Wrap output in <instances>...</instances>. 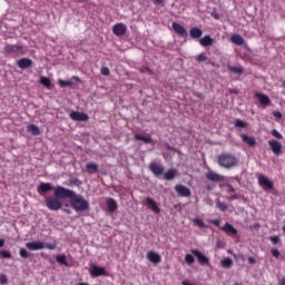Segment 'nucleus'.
Segmentation results:
<instances>
[{"mask_svg":"<svg viewBox=\"0 0 285 285\" xmlns=\"http://www.w3.org/2000/svg\"><path fill=\"white\" fill-rule=\"evenodd\" d=\"M67 193L68 188L57 186L53 189V196H48L45 199L47 208H49V210H61V208H63V203L61 199H67Z\"/></svg>","mask_w":285,"mask_h":285,"instance_id":"1","label":"nucleus"},{"mask_svg":"<svg viewBox=\"0 0 285 285\" xmlns=\"http://www.w3.org/2000/svg\"><path fill=\"white\" fill-rule=\"evenodd\" d=\"M67 199L76 213H86L90 210V203L83 198L81 194L75 193V190L67 188Z\"/></svg>","mask_w":285,"mask_h":285,"instance_id":"2","label":"nucleus"},{"mask_svg":"<svg viewBox=\"0 0 285 285\" xmlns=\"http://www.w3.org/2000/svg\"><path fill=\"white\" fill-rule=\"evenodd\" d=\"M218 165L222 166V168H235L237 166V157L233 154H220L217 158Z\"/></svg>","mask_w":285,"mask_h":285,"instance_id":"3","label":"nucleus"},{"mask_svg":"<svg viewBox=\"0 0 285 285\" xmlns=\"http://www.w3.org/2000/svg\"><path fill=\"white\" fill-rule=\"evenodd\" d=\"M258 185L263 190L268 191L275 188V183L271 180L268 177L264 176V174L258 175Z\"/></svg>","mask_w":285,"mask_h":285,"instance_id":"4","label":"nucleus"},{"mask_svg":"<svg viewBox=\"0 0 285 285\" xmlns=\"http://www.w3.org/2000/svg\"><path fill=\"white\" fill-rule=\"evenodd\" d=\"M4 52H8V55H26V49L21 45H7Z\"/></svg>","mask_w":285,"mask_h":285,"instance_id":"5","label":"nucleus"},{"mask_svg":"<svg viewBox=\"0 0 285 285\" xmlns=\"http://www.w3.org/2000/svg\"><path fill=\"white\" fill-rule=\"evenodd\" d=\"M191 254L197 258L200 266H210V258L204 255V253H202L199 249H193Z\"/></svg>","mask_w":285,"mask_h":285,"instance_id":"6","label":"nucleus"},{"mask_svg":"<svg viewBox=\"0 0 285 285\" xmlns=\"http://www.w3.org/2000/svg\"><path fill=\"white\" fill-rule=\"evenodd\" d=\"M89 273L91 275V277H101V276H107L108 272H106L105 267H99L97 265H91Z\"/></svg>","mask_w":285,"mask_h":285,"instance_id":"7","label":"nucleus"},{"mask_svg":"<svg viewBox=\"0 0 285 285\" xmlns=\"http://www.w3.org/2000/svg\"><path fill=\"white\" fill-rule=\"evenodd\" d=\"M128 30V27L124 22H119L112 26V32L116 37H124Z\"/></svg>","mask_w":285,"mask_h":285,"instance_id":"8","label":"nucleus"},{"mask_svg":"<svg viewBox=\"0 0 285 285\" xmlns=\"http://www.w3.org/2000/svg\"><path fill=\"white\" fill-rule=\"evenodd\" d=\"M17 66L20 70H28V68H32V66H35V61L30 58H21L17 61Z\"/></svg>","mask_w":285,"mask_h":285,"instance_id":"9","label":"nucleus"},{"mask_svg":"<svg viewBox=\"0 0 285 285\" xmlns=\"http://www.w3.org/2000/svg\"><path fill=\"white\" fill-rule=\"evenodd\" d=\"M268 146L274 155H276L277 157L282 155V142L275 139H272V140H268Z\"/></svg>","mask_w":285,"mask_h":285,"instance_id":"10","label":"nucleus"},{"mask_svg":"<svg viewBox=\"0 0 285 285\" xmlns=\"http://www.w3.org/2000/svg\"><path fill=\"white\" fill-rule=\"evenodd\" d=\"M75 81H81V79L77 76L71 77L70 80L58 79L60 88H72V86H75Z\"/></svg>","mask_w":285,"mask_h":285,"instance_id":"11","label":"nucleus"},{"mask_svg":"<svg viewBox=\"0 0 285 285\" xmlns=\"http://www.w3.org/2000/svg\"><path fill=\"white\" fill-rule=\"evenodd\" d=\"M175 190L179 197H190L191 195L190 188L185 185H176Z\"/></svg>","mask_w":285,"mask_h":285,"instance_id":"12","label":"nucleus"},{"mask_svg":"<svg viewBox=\"0 0 285 285\" xmlns=\"http://www.w3.org/2000/svg\"><path fill=\"white\" fill-rule=\"evenodd\" d=\"M171 28L176 32V35H178V37H188V31L180 23L173 22Z\"/></svg>","mask_w":285,"mask_h":285,"instance_id":"13","label":"nucleus"},{"mask_svg":"<svg viewBox=\"0 0 285 285\" xmlns=\"http://www.w3.org/2000/svg\"><path fill=\"white\" fill-rule=\"evenodd\" d=\"M205 177L206 179H208V181H214V183H217V181H224L225 177L213 171V170H209L205 174Z\"/></svg>","mask_w":285,"mask_h":285,"instance_id":"14","label":"nucleus"},{"mask_svg":"<svg viewBox=\"0 0 285 285\" xmlns=\"http://www.w3.org/2000/svg\"><path fill=\"white\" fill-rule=\"evenodd\" d=\"M26 248H28V250H43L46 244H43V242H28L26 243Z\"/></svg>","mask_w":285,"mask_h":285,"instance_id":"15","label":"nucleus"},{"mask_svg":"<svg viewBox=\"0 0 285 285\" xmlns=\"http://www.w3.org/2000/svg\"><path fill=\"white\" fill-rule=\"evenodd\" d=\"M69 116L72 121H88V115L81 111H71Z\"/></svg>","mask_w":285,"mask_h":285,"instance_id":"16","label":"nucleus"},{"mask_svg":"<svg viewBox=\"0 0 285 285\" xmlns=\"http://www.w3.org/2000/svg\"><path fill=\"white\" fill-rule=\"evenodd\" d=\"M240 139H242L243 144H246V146H249V148L257 146V140L253 136L242 134Z\"/></svg>","mask_w":285,"mask_h":285,"instance_id":"17","label":"nucleus"},{"mask_svg":"<svg viewBox=\"0 0 285 285\" xmlns=\"http://www.w3.org/2000/svg\"><path fill=\"white\" fill-rule=\"evenodd\" d=\"M149 170L153 173V175H155V177H160V175H164V167L157 163H150Z\"/></svg>","mask_w":285,"mask_h":285,"instance_id":"18","label":"nucleus"},{"mask_svg":"<svg viewBox=\"0 0 285 285\" xmlns=\"http://www.w3.org/2000/svg\"><path fill=\"white\" fill-rule=\"evenodd\" d=\"M146 204L148 206V209L153 210V213H156L157 215L161 213V209L159 208V205H157V202H155V199L148 197L146 198Z\"/></svg>","mask_w":285,"mask_h":285,"instance_id":"19","label":"nucleus"},{"mask_svg":"<svg viewBox=\"0 0 285 285\" xmlns=\"http://www.w3.org/2000/svg\"><path fill=\"white\" fill-rule=\"evenodd\" d=\"M195 60L198 63H205L206 66L215 67V62L213 60H210V58H207L205 52H202L198 56H196Z\"/></svg>","mask_w":285,"mask_h":285,"instance_id":"20","label":"nucleus"},{"mask_svg":"<svg viewBox=\"0 0 285 285\" xmlns=\"http://www.w3.org/2000/svg\"><path fill=\"white\" fill-rule=\"evenodd\" d=\"M147 259L151 262V264H160L161 263V255L158 253L150 250L147 253Z\"/></svg>","mask_w":285,"mask_h":285,"instance_id":"21","label":"nucleus"},{"mask_svg":"<svg viewBox=\"0 0 285 285\" xmlns=\"http://www.w3.org/2000/svg\"><path fill=\"white\" fill-rule=\"evenodd\" d=\"M50 190H55V188L52 187V184H50V183H41L38 186L39 195H43L46 193H50Z\"/></svg>","mask_w":285,"mask_h":285,"instance_id":"22","label":"nucleus"},{"mask_svg":"<svg viewBox=\"0 0 285 285\" xmlns=\"http://www.w3.org/2000/svg\"><path fill=\"white\" fill-rule=\"evenodd\" d=\"M199 43L200 46H203V48H208L213 46V43H215V39H213V37H210L209 35H207L199 39Z\"/></svg>","mask_w":285,"mask_h":285,"instance_id":"23","label":"nucleus"},{"mask_svg":"<svg viewBox=\"0 0 285 285\" xmlns=\"http://www.w3.org/2000/svg\"><path fill=\"white\" fill-rule=\"evenodd\" d=\"M163 177L164 179H166V181H173V179L177 177V169L175 168L168 169L167 171L163 173Z\"/></svg>","mask_w":285,"mask_h":285,"instance_id":"24","label":"nucleus"},{"mask_svg":"<svg viewBox=\"0 0 285 285\" xmlns=\"http://www.w3.org/2000/svg\"><path fill=\"white\" fill-rule=\"evenodd\" d=\"M106 205L109 213H115L118 208L117 200H115V198H107Z\"/></svg>","mask_w":285,"mask_h":285,"instance_id":"25","label":"nucleus"},{"mask_svg":"<svg viewBox=\"0 0 285 285\" xmlns=\"http://www.w3.org/2000/svg\"><path fill=\"white\" fill-rule=\"evenodd\" d=\"M202 35H204V31L200 28L193 27L189 30V36L191 37V39H200Z\"/></svg>","mask_w":285,"mask_h":285,"instance_id":"26","label":"nucleus"},{"mask_svg":"<svg viewBox=\"0 0 285 285\" xmlns=\"http://www.w3.org/2000/svg\"><path fill=\"white\" fill-rule=\"evenodd\" d=\"M256 97L259 101V104H262V106H269L271 105V98L264 94H256Z\"/></svg>","mask_w":285,"mask_h":285,"instance_id":"27","label":"nucleus"},{"mask_svg":"<svg viewBox=\"0 0 285 285\" xmlns=\"http://www.w3.org/2000/svg\"><path fill=\"white\" fill-rule=\"evenodd\" d=\"M86 170L89 173V175L99 173V165H97V163H87Z\"/></svg>","mask_w":285,"mask_h":285,"instance_id":"28","label":"nucleus"},{"mask_svg":"<svg viewBox=\"0 0 285 285\" xmlns=\"http://www.w3.org/2000/svg\"><path fill=\"white\" fill-rule=\"evenodd\" d=\"M135 139L137 141H144V144H153V137H150V135L144 136L141 134H136Z\"/></svg>","mask_w":285,"mask_h":285,"instance_id":"29","label":"nucleus"},{"mask_svg":"<svg viewBox=\"0 0 285 285\" xmlns=\"http://www.w3.org/2000/svg\"><path fill=\"white\" fill-rule=\"evenodd\" d=\"M222 230H224V233H226L227 235H237V229L234 228L233 225H230L229 223H226L223 227Z\"/></svg>","mask_w":285,"mask_h":285,"instance_id":"30","label":"nucleus"},{"mask_svg":"<svg viewBox=\"0 0 285 285\" xmlns=\"http://www.w3.org/2000/svg\"><path fill=\"white\" fill-rule=\"evenodd\" d=\"M56 262H58L60 266H66L67 268L70 267V264H68V258L66 257V254L57 255Z\"/></svg>","mask_w":285,"mask_h":285,"instance_id":"31","label":"nucleus"},{"mask_svg":"<svg viewBox=\"0 0 285 285\" xmlns=\"http://www.w3.org/2000/svg\"><path fill=\"white\" fill-rule=\"evenodd\" d=\"M27 130L28 132H31V135H33L35 137H37L38 135H41V130L39 129V126L35 124L28 125Z\"/></svg>","mask_w":285,"mask_h":285,"instance_id":"32","label":"nucleus"},{"mask_svg":"<svg viewBox=\"0 0 285 285\" xmlns=\"http://www.w3.org/2000/svg\"><path fill=\"white\" fill-rule=\"evenodd\" d=\"M232 43L235 46H244V38L239 35H234L230 37Z\"/></svg>","mask_w":285,"mask_h":285,"instance_id":"33","label":"nucleus"},{"mask_svg":"<svg viewBox=\"0 0 285 285\" xmlns=\"http://www.w3.org/2000/svg\"><path fill=\"white\" fill-rule=\"evenodd\" d=\"M220 266L223 268H232L233 267V258L226 257L220 262Z\"/></svg>","mask_w":285,"mask_h":285,"instance_id":"34","label":"nucleus"},{"mask_svg":"<svg viewBox=\"0 0 285 285\" xmlns=\"http://www.w3.org/2000/svg\"><path fill=\"white\" fill-rule=\"evenodd\" d=\"M227 70H229V72H234V75H244V69L242 67L228 66Z\"/></svg>","mask_w":285,"mask_h":285,"instance_id":"35","label":"nucleus"},{"mask_svg":"<svg viewBox=\"0 0 285 285\" xmlns=\"http://www.w3.org/2000/svg\"><path fill=\"white\" fill-rule=\"evenodd\" d=\"M216 206L222 210V213H226V210H228V205L222 200L216 202Z\"/></svg>","mask_w":285,"mask_h":285,"instance_id":"36","label":"nucleus"},{"mask_svg":"<svg viewBox=\"0 0 285 285\" xmlns=\"http://www.w3.org/2000/svg\"><path fill=\"white\" fill-rule=\"evenodd\" d=\"M40 83L45 86V88H50L51 86L50 78L41 76Z\"/></svg>","mask_w":285,"mask_h":285,"instance_id":"37","label":"nucleus"},{"mask_svg":"<svg viewBox=\"0 0 285 285\" xmlns=\"http://www.w3.org/2000/svg\"><path fill=\"white\" fill-rule=\"evenodd\" d=\"M234 126L235 128H246V126H248V124H246L244 120L242 119H236L234 121Z\"/></svg>","mask_w":285,"mask_h":285,"instance_id":"38","label":"nucleus"},{"mask_svg":"<svg viewBox=\"0 0 285 285\" xmlns=\"http://www.w3.org/2000/svg\"><path fill=\"white\" fill-rule=\"evenodd\" d=\"M19 255H20V257H22V259H28V257H30V252H28V249L21 247L19 250Z\"/></svg>","mask_w":285,"mask_h":285,"instance_id":"39","label":"nucleus"},{"mask_svg":"<svg viewBox=\"0 0 285 285\" xmlns=\"http://www.w3.org/2000/svg\"><path fill=\"white\" fill-rule=\"evenodd\" d=\"M193 222L195 226H198V228H206V223H204L202 218H194Z\"/></svg>","mask_w":285,"mask_h":285,"instance_id":"40","label":"nucleus"},{"mask_svg":"<svg viewBox=\"0 0 285 285\" xmlns=\"http://www.w3.org/2000/svg\"><path fill=\"white\" fill-rule=\"evenodd\" d=\"M0 255L3 259H12V254L9 250H1Z\"/></svg>","mask_w":285,"mask_h":285,"instance_id":"41","label":"nucleus"},{"mask_svg":"<svg viewBox=\"0 0 285 285\" xmlns=\"http://www.w3.org/2000/svg\"><path fill=\"white\" fill-rule=\"evenodd\" d=\"M185 262H186V264H189V266H190L191 264H195V257H193V255H190V254H187V255H185Z\"/></svg>","mask_w":285,"mask_h":285,"instance_id":"42","label":"nucleus"},{"mask_svg":"<svg viewBox=\"0 0 285 285\" xmlns=\"http://www.w3.org/2000/svg\"><path fill=\"white\" fill-rule=\"evenodd\" d=\"M100 75H102L104 77L110 76V69L108 67H102L100 69Z\"/></svg>","mask_w":285,"mask_h":285,"instance_id":"43","label":"nucleus"},{"mask_svg":"<svg viewBox=\"0 0 285 285\" xmlns=\"http://www.w3.org/2000/svg\"><path fill=\"white\" fill-rule=\"evenodd\" d=\"M272 135H273V137H275L276 139H284V136H283L277 129H273V130H272Z\"/></svg>","mask_w":285,"mask_h":285,"instance_id":"44","label":"nucleus"},{"mask_svg":"<svg viewBox=\"0 0 285 285\" xmlns=\"http://www.w3.org/2000/svg\"><path fill=\"white\" fill-rule=\"evenodd\" d=\"M269 240L272 242V244H279V245H282V239L279 238V236H271Z\"/></svg>","mask_w":285,"mask_h":285,"instance_id":"45","label":"nucleus"},{"mask_svg":"<svg viewBox=\"0 0 285 285\" xmlns=\"http://www.w3.org/2000/svg\"><path fill=\"white\" fill-rule=\"evenodd\" d=\"M45 248H48L49 250H55L57 248V243L45 244Z\"/></svg>","mask_w":285,"mask_h":285,"instance_id":"46","label":"nucleus"},{"mask_svg":"<svg viewBox=\"0 0 285 285\" xmlns=\"http://www.w3.org/2000/svg\"><path fill=\"white\" fill-rule=\"evenodd\" d=\"M0 284L1 285L8 284V276H6L4 274H1L0 275Z\"/></svg>","mask_w":285,"mask_h":285,"instance_id":"47","label":"nucleus"},{"mask_svg":"<svg viewBox=\"0 0 285 285\" xmlns=\"http://www.w3.org/2000/svg\"><path fill=\"white\" fill-rule=\"evenodd\" d=\"M272 255L273 257H276V259H279V255H281L279 249H272Z\"/></svg>","mask_w":285,"mask_h":285,"instance_id":"48","label":"nucleus"},{"mask_svg":"<svg viewBox=\"0 0 285 285\" xmlns=\"http://www.w3.org/2000/svg\"><path fill=\"white\" fill-rule=\"evenodd\" d=\"M273 117H276V119H282V112L279 110L273 111Z\"/></svg>","mask_w":285,"mask_h":285,"instance_id":"49","label":"nucleus"},{"mask_svg":"<svg viewBox=\"0 0 285 285\" xmlns=\"http://www.w3.org/2000/svg\"><path fill=\"white\" fill-rule=\"evenodd\" d=\"M70 184H73L75 186H79V184H81V181L78 178H71Z\"/></svg>","mask_w":285,"mask_h":285,"instance_id":"50","label":"nucleus"},{"mask_svg":"<svg viewBox=\"0 0 285 285\" xmlns=\"http://www.w3.org/2000/svg\"><path fill=\"white\" fill-rule=\"evenodd\" d=\"M140 72H148L149 75H153V71H151V69L150 68H148V67H144V68H141L140 69Z\"/></svg>","mask_w":285,"mask_h":285,"instance_id":"51","label":"nucleus"},{"mask_svg":"<svg viewBox=\"0 0 285 285\" xmlns=\"http://www.w3.org/2000/svg\"><path fill=\"white\" fill-rule=\"evenodd\" d=\"M247 262H248V264H257V261L255 259V257H253V256H249L248 258H247Z\"/></svg>","mask_w":285,"mask_h":285,"instance_id":"52","label":"nucleus"},{"mask_svg":"<svg viewBox=\"0 0 285 285\" xmlns=\"http://www.w3.org/2000/svg\"><path fill=\"white\" fill-rule=\"evenodd\" d=\"M229 95H239L237 89H228Z\"/></svg>","mask_w":285,"mask_h":285,"instance_id":"53","label":"nucleus"},{"mask_svg":"<svg viewBox=\"0 0 285 285\" xmlns=\"http://www.w3.org/2000/svg\"><path fill=\"white\" fill-rule=\"evenodd\" d=\"M196 97H198V99H205L206 96H204L203 92H196Z\"/></svg>","mask_w":285,"mask_h":285,"instance_id":"54","label":"nucleus"},{"mask_svg":"<svg viewBox=\"0 0 285 285\" xmlns=\"http://www.w3.org/2000/svg\"><path fill=\"white\" fill-rule=\"evenodd\" d=\"M167 150H175L177 153V149L170 146V144H166Z\"/></svg>","mask_w":285,"mask_h":285,"instance_id":"55","label":"nucleus"},{"mask_svg":"<svg viewBox=\"0 0 285 285\" xmlns=\"http://www.w3.org/2000/svg\"><path fill=\"white\" fill-rule=\"evenodd\" d=\"M6 246V239L0 238V248H3Z\"/></svg>","mask_w":285,"mask_h":285,"instance_id":"56","label":"nucleus"},{"mask_svg":"<svg viewBox=\"0 0 285 285\" xmlns=\"http://www.w3.org/2000/svg\"><path fill=\"white\" fill-rule=\"evenodd\" d=\"M227 187L229 188L228 193H235V188L233 187V185H227Z\"/></svg>","mask_w":285,"mask_h":285,"instance_id":"57","label":"nucleus"},{"mask_svg":"<svg viewBox=\"0 0 285 285\" xmlns=\"http://www.w3.org/2000/svg\"><path fill=\"white\" fill-rule=\"evenodd\" d=\"M213 224H214V226H219L220 222H219V219H215V220H213Z\"/></svg>","mask_w":285,"mask_h":285,"instance_id":"58","label":"nucleus"},{"mask_svg":"<svg viewBox=\"0 0 285 285\" xmlns=\"http://www.w3.org/2000/svg\"><path fill=\"white\" fill-rule=\"evenodd\" d=\"M229 199H233V200L239 199V196H237V195H232V196L229 197Z\"/></svg>","mask_w":285,"mask_h":285,"instance_id":"59","label":"nucleus"},{"mask_svg":"<svg viewBox=\"0 0 285 285\" xmlns=\"http://www.w3.org/2000/svg\"><path fill=\"white\" fill-rule=\"evenodd\" d=\"M278 285H285V278H282L278 283Z\"/></svg>","mask_w":285,"mask_h":285,"instance_id":"60","label":"nucleus"},{"mask_svg":"<svg viewBox=\"0 0 285 285\" xmlns=\"http://www.w3.org/2000/svg\"><path fill=\"white\" fill-rule=\"evenodd\" d=\"M154 3H164V0H154Z\"/></svg>","mask_w":285,"mask_h":285,"instance_id":"61","label":"nucleus"},{"mask_svg":"<svg viewBox=\"0 0 285 285\" xmlns=\"http://www.w3.org/2000/svg\"><path fill=\"white\" fill-rule=\"evenodd\" d=\"M66 213L70 215L72 212L70 209H66Z\"/></svg>","mask_w":285,"mask_h":285,"instance_id":"62","label":"nucleus"},{"mask_svg":"<svg viewBox=\"0 0 285 285\" xmlns=\"http://www.w3.org/2000/svg\"><path fill=\"white\" fill-rule=\"evenodd\" d=\"M207 190H213V187H210V185H208Z\"/></svg>","mask_w":285,"mask_h":285,"instance_id":"63","label":"nucleus"}]
</instances>
